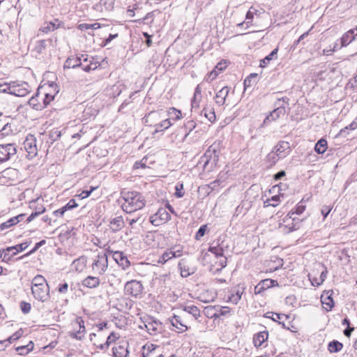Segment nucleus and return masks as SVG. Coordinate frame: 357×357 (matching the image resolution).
Listing matches in <instances>:
<instances>
[{"label":"nucleus","mask_w":357,"mask_h":357,"mask_svg":"<svg viewBox=\"0 0 357 357\" xmlns=\"http://www.w3.org/2000/svg\"><path fill=\"white\" fill-rule=\"evenodd\" d=\"M222 149V142L221 141L214 142L206 150L204 155L202 157V162L204 163L203 167L205 170L210 172L216 166L219 155Z\"/></svg>","instance_id":"f257e3e1"},{"label":"nucleus","mask_w":357,"mask_h":357,"mask_svg":"<svg viewBox=\"0 0 357 357\" xmlns=\"http://www.w3.org/2000/svg\"><path fill=\"white\" fill-rule=\"evenodd\" d=\"M142 323L144 324L146 331L150 335H156L160 333L162 330V324L161 322L156 321L149 316L140 317Z\"/></svg>","instance_id":"f03ea898"},{"label":"nucleus","mask_w":357,"mask_h":357,"mask_svg":"<svg viewBox=\"0 0 357 357\" xmlns=\"http://www.w3.org/2000/svg\"><path fill=\"white\" fill-rule=\"evenodd\" d=\"M124 202L121 204L122 209L127 213L134 212V192L126 191L121 192Z\"/></svg>","instance_id":"7ed1b4c3"},{"label":"nucleus","mask_w":357,"mask_h":357,"mask_svg":"<svg viewBox=\"0 0 357 357\" xmlns=\"http://www.w3.org/2000/svg\"><path fill=\"white\" fill-rule=\"evenodd\" d=\"M31 292L34 298L41 302H45L50 298L49 285L31 287Z\"/></svg>","instance_id":"20e7f679"},{"label":"nucleus","mask_w":357,"mask_h":357,"mask_svg":"<svg viewBox=\"0 0 357 357\" xmlns=\"http://www.w3.org/2000/svg\"><path fill=\"white\" fill-rule=\"evenodd\" d=\"M107 257L106 252L98 254L92 264L93 269L97 271L100 274L105 273L107 268Z\"/></svg>","instance_id":"39448f33"},{"label":"nucleus","mask_w":357,"mask_h":357,"mask_svg":"<svg viewBox=\"0 0 357 357\" xmlns=\"http://www.w3.org/2000/svg\"><path fill=\"white\" fill-rule=\"evenodd\" d=\"M24 148L30 158H33L37 155L38 149L36 147V139L34 135H29L26 137L24 143Z\"/></svg>","instance_id":"423d86ee"},{"label":"nucleus","mask_w":357,"mask_h":357,"mask_svg":"<svg viewBox=\"0 0 357 357\" xmlns=\"http://www.w3.org/2000/svg\"><path fill=\"white\" fill-rule=\"evenodd\" d=\"M16 148L13 144L0 145V163L7 161L11 155L16 154Z\"/></svg>","instance_id":"0eeeda50"},{"label":"nucleus","mask_w":357,"mask_h":357,"mask_svg":"<svg viewBox=\"0 0 357 357\" xmlns=\"http://www.w3.org/2000/svg\"><path fill=\"white\" fill-rule=\"evenodd\" d=\"M171 218L170 215L165 208H159L155 214L150 218V222L154 225H160Z\"/></svg>","instance_id":"6e6552de"},{"label":"nucleus","mask_w":357,"mask_h":357,"mask_svg":"<svg viewBox=\"0 0 357 357\" xmlns=\"http://www.w3.org/2000/svg\"><path fill=\"white\" fill-rule=\"evenodd\" d=\"M29 85L27 82L13 83L11 84L10 94L18 97H24L29 93Z\"/></svg>","instance_id":"1a4fd4ad"},{"label":"nucleus","mask_w":357,"mask_h":357,"mask_svg":"<svg viewBox=\"0 0 357 357\" xmlns=\"http://www.w3.org/2000/svg\"><path fill=\"white\" fill-rule=\"evenodd\" d=\"M161 119V113L158 111H152L142 118V122L146 126H153L155 128Z\"/></svg>","instance_id":"9d476101"},{"label":"nucleus","mask_w":357,"mask_h":357,"mask_svg":"<svg viewBox=\"0 0 357 357\" xmlns=\"http://www.w3.org/2000/svg\"><path fill=\"white\" fill-rule=\"evenodd\" d=\"M279 283L277 280L272 279H265L261 280L255 287V294H259L264 290L269 289L272 287H278Z\"/></svg>","instance_id":"9b49d317"},{"label":"nucleus","mask_w":357,"mask_h":357,"mask_svg":"<svg viewBox=\"0 0 357 357\" xmlns=\"http://www.w3.org/2000/svg\"><path fill=\"white\" fill-rule=\"evenodd\" d=\"M278 107L273 109L268 116L264 120V124H267L271 121H276L281 116L285 114V107L280 104L278 103Z\"/></svg>","instance_id":"f8f14e48"},{"label":"nucleus","mask_w":357,"mask_h":357,"mask_svg":"<svg viewBox=\"0 0 357 357\" xmlns=\"http://www.w3.org/2000/svg\"><path fill=\"white\" fill-rule=\"evenodd\" d=\"M107 252L112 253V257L115 261L123 268L128 267L130 265V261L123 252L116 251L113 252L109 250H107Z\"/></svg>","instance_id":"ddd939ff"},{"label":"nucleus","mask_w":357,"mask_h":357,"mask_svg":"<svg viewBox=\"0 0 357 357\" xmlns=\"http://www.w3.org/2000/svg\"><path fill=\"white\" fill-rule=\"evenodd\" d=\"M49 88L52 89L54 91V94H52L50 92H47L45 93V97L41 98L42 104L43 105V109L45 108L52 100H54V96L59 93L58 86L53 82L49 84Z\"/></svg>","instance_id":"4468645a"},{"label":"nucleus","mask_w":357,"mask_h":357,"mask_svg":"<svg viewBox=\"0 0 357 357\" xmlns=\"http://www.w3.org/2000/svg\"><path fill=\"white\" fill-rule=\"evenodd\" d=\"M289 149H290V145L289 142L280 141L276 146H275L273 151L275 152V153L280 156V158H284L287 155L288 153L287 151Z\"/></svg>","instance_id":"2eb2a0df"},{"label":"nucleus","mask_w":357,"mask_h":357,"mask_svg":"<svg viewBox=\"0 0 357 357\" xmlns=\"http://www.w3.org/2000/svg\"><path fill=\"white\" fill-rule=\"evenodd\" d=\"M61 26V22L58 19H54L52 22H45L40 28L39 31L47 33L57 29Z\"/></svg>","instance_id":"dca6fc26"},{"label":"nucleus","mask_w":357,"mask_h":357,"mask_svg":"<svg viewBox=\"0 0 357 357\" xmlns=\"http://www.w3.org/2000/svg\"><path fill=\"white\" fill-rule=\"evenodd\" d=\"M82 66V57L70 56L68 57L63 64V68H75Z\"/></svg>","instance_id":"f3484780"},{"label":"nucleus","mask_w":357,"mask_h":357,"mask_svg":"<svg viewBox=\"0 0 357 357\" xmlns=\"http://www.w3.org/2000/svg\"><path fill=\"white\" fill-rule=\"evenodd\" d=\"M229 92V89L228 86H224L220 91H218L215 96V102L219 106H222L225 103V100L228 93Z\"/></svg>","instance_id":"a211bd4d"},{"label":"nucleus","mask_w":357,"mask_h":357,"mask_svg":"<svg viewBox=\"0 0 357 357\" xmlns=\"http://www.w3.org/2000/svg\"><path fill=\"white\" fill-rule=\"evenodd\" d=\"M245 288L235 287L231 290V294L229 296V301L234 304H237L241 298V296L244 292Z\"/></svg>","instance_id":"6ab92c4d"},{"label":"nucleus","mask_w":357,"mask_h":357,"mask_svg":"<svg viewBox=\"0 0 357 357\" xmlns=\"http://www.w3.org/2000/svg\"><path fill=\"white\" fill-rule=\"evenodd\" d=\"M40 96H39V89H38L37 93L35 96H33L29 100V105L35 110L40 111L43 109V105L42 104V102L40 101Z\"/></svg>","instance_id":"aec40b11"},{"label":"nucleus","mask_w":357,"mask_h":357,"mask_svg":"<svg viewBox=\"0 0 357 357\" xmlns=\"http://www.w3.org/2000/svg\"><path fill=\"white\" fill-rule=\"evenodd\" d=\"M206 310H215V312L211 315V317H214L215 319L219 318L220 316H225L230 312V308L227 306L219 307V306H213V307H206Z\"/></svg>","instance_id":"412c9836"},{"label":"nucleus","mask_w":357,"mask_h":357,"mask_svg":"<svg viewBox=\"0 0 357 357\" xmlns=\"http://www.w3.org/2000/svg\"><path fill=\"white\" fill-rule=\"evenodd\" d=\"M264 317L266 318L271 319L273 321L278 322L279 324H281L283 328H287L284 321H280V320L282 319L283 318H285V319H287L289 318V317L287 316L286 314L268 312L264 314Z\"/></svg>","instance_id":"4be33fe9"},{"label":"nucleus","mask_w":357,"mask_h":357,"mask_svg":"<svg viewBox=\"0 0 357 357\" xmlns=\"http://www.w3.org/2000/svg\"><path fill=\"white\" fill-rule=\"evenodd\" d=\"M100 282V281L99 278L94 276H88L82 280V284L83 286L86 287L93 289L98 287Z\"/></svg>","instance_id":"5701e85b"},{"label":"nucleus","mask_w":357,"mask_h":357,"mask_svg":"<svg viewBox=\"0 0 357 357\" xmlns=\"http://www.w3.org/2000/svg\"><path fill=\"white\" fill-rule=\"evenodd\" d=\"M124 226V222L121 216L113 218L109 223V229L113 232H116L121 229Z\"/></svg>","instance_id":"b1692460"},{"label":"nucleus","mask_w":357,"mask_h":357,"mask_svg":"<svg viewBox=\"0 0 357 357\" xmlns=\"http://www.w3.org/2000/svg\"><path fill=\"white\" fill-rule=\"evenodd\" d=\"M354 32V29H350L342 36L341 38V47L347 46L353 40H356V38Z\"/></svg>","instance_id":"393cba45"},{"label":"nucleus","mask_w":357,"mask_h":357,"mask_svg":"<svg viewBox=\"0 0 357 357\" xmlns=\"http://www.w3.org/2000/svg\"><path fill=\"white\" fill-rule=\"evenodd\" d=\"M322 305L326 310V311H331L334 306V301L332 298L331 294H329V291L326 292V296L322 295L321 297Z\"/></svg>","instance_id":"a878e982"},{"label":"nucleus","mask_w":357,"mask_h":357,"mask_svg":"<svg viewBox=\"0 0 357 357\" xmlns=\"http://www.w3.org/2000/svg\"><path fill=\"white\" fill-rule=\"evenodd\" d=\"M305 210V206L302 204V202H301L299 204L296 205L294 210H292L290 211L286 217L284 218L283 222H287L290 220L291 218H292V215L296 214V215H301L303 213V211Z\"/></svg>","instance_id":"bb28decb"},{"label":"nucleus","mask_w":357,"mask_h":357,"mask_svg":"<svg viewBox=\"0 0 357 357\" xmlns=\"http://www.w3.org/2000/svg\"><path fill=\"white\" fill-rule=\"evenodd\" d=\"M285 223L286 225H284V227L286 228H288L287 232H291L299 229L301 220L292 215V218H291L290 220Z\"/></svg>","instance_id":"cd10ccee"},{"label":"nucleus","mask_w":357,"mask_h":357,"mask_svg":"<svg viewBox=\"0 0 357 357\" xmlns=\"http://www.w3.org/2000/svg\"><path fill=\"white\" fill-rule=\"evenodd\" d=\"M268 333L267 331H263L257 333L253 337V343L255 347H260L267 339Z\"/></svg>","instance_id":"c85d7f7f"},{"label":"nucleus","mask_w":357,"mask_h":357,"mask_svg":"<svg viewBox=\"0 0 357 357\" xmlns=\"http://www.w3.org/2000/svg\"><path fill=\"white\" fill-rule=\"evenodd\" d=\"M215 241L218 246L220 247V248H222V254L224 255V259H221L220 263L222 267H225L227 265V257H225V252L227 250V249L229 248V244L224 239H221L220 238L217 239Z\"/></svg>","instance_id":"c756f323"},{"label":"nucleus","mask_w":357,"mask_h":357,"mask_svg":"<svg viewBox=\"0 0 357 357\" xmlns=\"http://www.w3.org/2000/svg\"><path fill=\"white\" fill-rule=\"evenodd\" d=\"M280 159H281V158H280V156H278L275 153V152L272 151L266 155V157L265 158V162L267 164V167L271 168L277 163V162Z\"/></svg>","instance_id":"7c9ffc66"},{"label":"nucleus","mask_w":357,"mask_h":357,"mask_svg":"<svg viewBox=\"0 0 357 357\" xmlns=\"http://www.w3.org/2000/svg\"><path fill=\"white\" fill-rule=\"evenodd\" d=\"M171 323L173 326L178 330L179 333L184 332L188 329V327L182 323L179 316L174 315L171 319Z\"/></svg>","instance_id":"2f4dec72"},{"label":"nucleus","mask_w":357,"mask_h":357,"mask_svg":"<svg viewBox=\"0 0 357 357\" xmlns=\"http://www.w3.org/2000/svg\"><path fill=\"white\" fill-rule=\"evenodd\" d=\"M100 5H96L95 9L98 10L99 8H102L103 6L106 11H111L114 8L115 0H100ZM102 8H101V11Z\"/></svg>","instance_id":"473e14b6"},{"label":"nucleus","mask_w":357,"mask_h":357,"mask_svg":"<svg viewBox=\"0 0 357 357\" xmlns=\"http://www.w3.org/2000/svg\"><path fill=\"white\" fill-rule=\"evenodd\" d=\"M178 268L181 271V275L183 278H187L190 275L192 272L190 271L189 266L186 264V261L185 259H181L178 263Z\"/></svg>","instance_id":"72a5a7b5"},{"label":"nucleus","mask_w":357,"mask_h":357,"mask_svg":"<svg viewBox=\"0 0 357 357\" xmlns=\"http://www.w3.org/2000/svg\"><path fill=\"white\" fill-rule=\"evenodd\" d=\"M86 263V258L84 256H82L73 261V266H74L77 271L81 272L84 268Z\"/></svg>","instance_id":"f704fd0d"},{"label":"nucleus","mask_w":357,"mask_h":357,"mask_svg":"<svg viewBox=\"0 0 357 357\" xmlns=\"http://www.w3.org/2000/svg\"><path fill=\"white\" fill-rule=\"evenodd\" d=\"M343 344L337 340H333L328 344V349L331 353H337L342 350Z\"/></svg>","instance_id":"c9c22d12"},{"label":"nucleus","mask_w":357,"mask_h":357,"mask_svg":"<svg viewBox=\"0 0 357 357\" xmlns=\"http://www.w3.org/2000/svg\"><path fill=\"white\" fill-rule=\"evenodd\" d=\"M128 348L119 345L113 348V354L115 357H126L128 354Z\"/></svg>","instance_id":"e433bc0d"},{"label":"nucleus","mask_w":357,"mask_h":357,"mask_svg":"<svg viewBox=\"0 0 357 357\" xmlns=\"http://www.w3.org/2000/svg\"><path fill=\"white\" fill-rule=\"evenodd\" d=\"M278 51V48L274 49L268 55L261 61L260 66L264 68L271 60L275 59L277 58Z\"/></svg>","instance_id":"4c0bfd02"},{"label":"nucleus","mask_w":357,"mask_h":357,"mask_svg":"<svg viewBox=\"0 0 357 357\" xmlns=\"http://www.w3.org/2000/svg\"><path fill=\"white\" fill-rule=\"evenodd\" d=\"M327 147V141L324 139H321L315 144L314 150L317 153L322 154L325 153Z\"/></svg>","instance_id":"58836bf2"},{"label":"nucleus","mask_w":357,"mask_h":357,"mask_svg":"<svg viewBox=\"0 0 357 357\" xmlns=\"http://www.w3.org/2000/svg\"><path fill=\"white\" fill-rule=\"evenodd\" d=\"M34 344L33 342H30L27 345L20 346L16 348V351L20 355L24 356L28 354L33 349Z\"/></svg>","instance_id":"ea45409f"},{"label":"nucleus","mask_w":357,"mask_h":357,"mask_svg":"<svg viewBox=\"0 0 357 357\" xmlns=\"http://www.w3.org/2000/svg\"><path fill=\"white\" fill-rule=\"evenodd\" d=\"M257 77V73H251L244 80V90L252 86L256 83V79Z\"/></svg>","instance_id":"a19ab883"},{"label":"nucleus","mask_w":357,"mask_h":357,"mask_svg":"<svg viewBox=\"0 0 357 357\" xmlns=\"http://www.w3.org/2000/svg\"><path fill=\"white\" fill-rule=\"evenodd\" d=\"M176 257V254L174 252L172 251H167L165 252L158 259V263L164 264L166 263L168 260Z\"/></svg>","instance_id":"79ce46f5"},{"label":"nucleus","mask_w":357,"mask_h":357,"mask_svg":"<svg viewBox=\"0 0 357 357\" xmlns=\"http://www.w3.org/2000/svg\"><path fill=\"white\" fill-rule=\"evenodd\" d=\"M78 325H79V330H78V331L76 332V333H72L70 334V336L72 337H73V338H76L77 340H82V338L83 337V334L85 332V327L84 326V321L83 320H80L78 322Z\"/></svg>","instance_id":"37998d69"},{"label":"nucleus","mask_w":357,"mask_h":357,"mask_svg":"<svg viewBox=\"0 0 357 357\" xmlns=\"http://www.w3.org/2000/svg\"><path fill=\"white\" fill-rule=\"evenodd\" d=\"M183 310L190 314H192L195 319L200 317V310L196 305H187L185 306Z\"/></svg>","instance_id":"c03bdc74"},{"label":"nucleus","mask_w":357,"mask_h":357,"mask_svg":"<svg viewBox=\"0 0 357 357\" xmlns=\"http://www.w3.org/2000/svg\"><path fill=\"white\" fill-rule=\"evenodd\" d=\"M208 251L214 254L216 257H224L222 254V248H220L216 241H213L212 245L209 247Z\"/></svg>","instance_id":"a18cd8bd"},{"label":"nucleus","mask_w":357,"mask_h":357,"mask_svg":"<svg viewBox=\"0 0 357 357\" xmlns=\"http://www.w3.org/2000/svg\"><path fill=\"white\" fill-rule=\"evenodd\" d=\"M43 285H48V284L47 283L45 278L43 275H37L32 280V286L31 287L43 286Z\"/></svg>","instance_id":"49530a36"},{"label":"nucleus","mask_w":357,"mask_h":357,"mask_svg":"<svg viewBox=\"0 0 357 357\" xmlns=\"http://www.w3.org/2000/svg\"><path fill=\"white\" fill-rule=\"evenodd\" d=\"M25 216L26 215L24 213L19 214L8 220L7 223H8L10 227H12L18 224L19 222H22L24 219Z\"/></svg>","instance_id":"de8ad7c7"},{"label":"nucleus","mask_w":357,"mask_h":357,"mask_svg":"<svg viewBox=\"0 0 357 357\" xmlns=\"http://www.w3.org/2000/svg\"><path fill=\"white\" fill-rule=\"evenodd\" d=\"M171 125L172 123L169 119L162 120V121L158 122L154 132H158L163 130H166L169 128Z\"/></svg>","instance_id":"09e8293b"},{"label":"nucleus","mask_w":357,"mask_h":357,"mask_svg":"<svg viewBox=\"0 0 357 357\" xmlns=\"http://www.w3.org/2000/svg\"><path fill=\"white\" fill-rule=\"evenodd\" d=\"M46 47H47L46 40H39L36 42L33 50L36 53L40 54L46 49Z\"/></svg>","instance_id":"8fccbe9b"},{"label":"nucleus","mask_w":357,"mask_h":357,"mask_svg":"<svg viewBox=\"0 0 357 357\" xmlns=\"http://www.w3.org/2000/svg\"><path fill=\"white\" fill-rule=\"evenodd\" d=\"M135 211L142 208L145 206L146 201L142 195L135 192Z\"/></svg>","instance_id":"3c124183"},{"label":"nucleus","mask_w":357,"mask_h":357,"mask_svg":"<svg viewBox=\"0 0 357 357\" xmlns=\"http://www.w3.org/2000/svg\"><path fill=\"white\" fill-rule=\"evenodd\" d=\"M133 291H134V280H130L129 281H127L125 287H124V291L125 294L127 296H133Z\"/></svg>","instance_id":"603ef678"},{"label":"nucleus","mask_w":357,"mask_h":357,"mask_svg":"<svg viewBox=\"0 0 357 357\" xmlns=\"http://www.w3.org/2000/svg\"><path fill=\"white\" fill-rule=\"evenodd\" d=\"M100 27V24L98 23L94 24H80L78 26V29L81 31H86L88 29H96Z\"/></svg>","instance_id":"864d4df0"},{"label":"nucleus","mask_w":357,"mask_h":357,"mask_svg":"<svg viewBox=\"0 0 357 357\" xmlns=\"http://www.w3.org/2000/svg\"><path fill=\"white\" fill-rule=\"evenodd\" d=\"M279 195H274L272 196L271 198L268 199L266 202H264V204H266V206H272L273 207H275L279 204Z\"/></svg>","instance_id":"5fc2aeb1"},{"label":"nucleus","mask_w":357,"mask_h":357,"mask_svg":"<svg viewBox=\"0 0 357 357\" xmlns=\"http://www.w3.org/2000/svg\"><path fill=\"white\" fill-rule=\"evenodd\" d=\"M153 21V15L152 14L148 13L144 17L135 20V24H141L142 23L144 24H149Z\"/></svg>","instance_id":"6e6d98bb"},{"label":"nucleus","mask_w":357,"mask_h":357,"mask_svg":"<svg viewBox=\"0 0 357 357\" xmlns=\"http://www.w3.org/2000/svg\"><path fill=\"white\" fill-rule=\"evenodd\" d=\"M169 114L171 116L172 119L174 120H178L181 118V112L174 107L169 109Z\"/></svg>","instance_id":"4d7b16f0"},{"label":"nucleus","mask_w":357,"mask_h":357,"mask_svg":"<svg viewBox=\"0 0 357 357\" xmlns=\"http://www.w3.org/2000/svg\"><path fill=\"white\" fill-rule=\"evenodd\" d=\"M203 112H204V116L209 121H215L216 116L213 109L208 110L207 109L204 108Z\"/></svg>","instance_id":"13d9d810"},{"label":"nucleus","mask_w":357,"mask_h":357,"mask_svg":"<svg viewBox=\"0 0 357 357\" xmlns=\"http://www.w3.org/2000/svg\"><path fill=\"white\" fill-rule=\"evenodd\" d=\"M29 244L30 243H28V242H24V243H20V244H18V245H16L13 246L14 247V250H15L16 252H13L12 256L15 255L19 252H22V251L24 250L26 248H28Z\"/></svg>","instance_id":"bf43d9fd"},{"label":"nucleus","mask_w":357,"mask_h":357,"mask_svg":"<svg viewBox=\"0 0 357 357\" xmlns=\"http://www.w3.org/2000/svg\"><path fill=\"white\" fill-rule=\"evenodd\" d=\"M183 184L182 183H178L175 187V196L178 198L183 197L184 195V192L183 191Z\"/></svg>","instance_id":"052dcab7"},{"label":"nucleus","mask_w":357,"mask_h":357,"mask_svg":"<svg viewBox=\"0 0 357 357\" xmlns=\"http://www.w3.org/2000/svg\"><path fill=\"white\" fill-rule=\"evenodd\" d=\"M20 307L22 310V312L24 314H28L31 311V305L29 303L22 301L20 303Z\"/></svg>","instance_id":"680f3d73"},{"label":"nucleus","mask_w":357,"mask_h":357,"mask_svg":"<svg viewBox=\"0 0 357 357\" xmlns=\"http://www.w3.org/2000/svg\"><path fill=\"white\" fill-rule=\"evenodd\" d=\"M78 206L76 201L74 199H71L65 206H63V208L66 212L68 210H72Z\"/></svg>","instance_id":"e2e57ef3"},{"label":"nucleus","mask_w":357,"mask_h":357,"mask_svg":"<svg viewBox=\"0 0 357 357\" xmlns=\"http://www.w3.org/2000/svg\"><path fill=\"white\" fill-rule=\"evenodd\" d=\"M206 229H207L206 225H202L199 228L198 231H197V233L195 234V238L197 240H199L202 237H203L205 235Z\"/></svg>","instance_id":"0e129e2a"},{"label":"nucleus","mask_w":357,"mask_h":357,"mask_svg":"<svg viewBox=\"0 0 357 357\" xmlns=\"http://www.w3.org/2000/svg\"><path fill=\"white\" fill-rule=\"evenodd\" d=\"M61 136V131L59 130H52L50 133V139L52 142H55Z\"/></svg>","instance_id":"69168bd1"},{"label":"nucleus","mask_w":357,"mask_h":357,"mask_svg":"<svg viewBox=\"0 0 357 357\" xmlns=\"http://www.w3.org/2000/svg\"><path fill=\"white\" fill-rule=\"evenodd\" d=\"M116 338V335L114 333H111L110 335L107 337L105 344L104 345H101V349H103L105 347H108V346Z\"/></svg>","instance_id":"338daca9"},{"label":"nucleus","mask_w":357,"mask_h":357,"mask_svg":"<svg viewBox=\"0 0 357 357\" xmlns=\"http://www.w3.org/2000/svg\"><path fill=\"white\" fill-rule=\"evenodd\" d=\"M11 84H0V93H8L10 94Z\"/></svg>","instance_id":"774afa93"}]
</instances>
